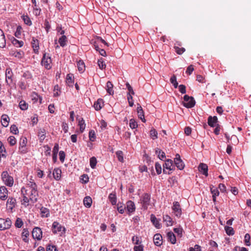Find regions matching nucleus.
<instances>
[{"instance_id":"obj_1","label":"nucleus","mask_w":251,"mask_h":251,"mask_svg":"<svg viewBox=\"0 0 251 251\" xmlns=\"http://www.w3.org/2000/svg\"><path fill=\"white\" fill-rule=\"evenodd\" d=\"M24 191L25 195L27 196L29 200H30L31 203H34L37 201V197L38 196L37 190H27L24 188Z\"/></svg>"},{"instance_id":"obj_2","label":"nucleus","mask_w":251,"mask_h":251,"mask_svg":"<svg viewBox=\"0 0 251 251\" xmlns=\"http://www.w3.org/2000/svg\"><path fill=\"white\" fill-rule=\"evenodd\" d=\"M182 103L184 106L186 108H192L196 103L194 98L189 95H184Z\"/></svg>"},{"instance_id":"obj_3","label":"nucleus","mask_w":251,"mask_h":251,"mask_svg":"<svg viewBox=\"0 0 251 251\" xmlns=\"http://www.w3.org/2000/svg\"><path fill=\"white\" fill-rule=\"evenodd\" d=\"M141 203L144 209H147L151 204V196L148 193L144 194L140 198Z\"/></svg>"},{"instance_id":"obj_4","label":"nucleus","mask_w":251,"mask_h":251,"mask_svg":"<svg viewBox=\"0 0 251 251\" xmlns=\"http://www.w3.org/2000/svg\"><path fill=\"white\" fill-rule=\"evenodd\" d=\"M1 178L5 184L8 186H12L13 184V178L10 176L7 171H4L1 174Z\"/></svg>"},{"instance_id":"obj_5","label":"nucleus","mask_w":251,"mask_h":251,"mask_svg":"<svg viewBox=\"0 0 251 251\" xmlns=\"http://www.w3.org/2000/svg\"><path fill=\"white\" fill-rule=\"evenodd\" d=\"M52 231L54 234L59 232H60L61 234H63L65 232V228L62 226L58 222H54L52 226Z\"/></svg>"},{"instance_id":"obj_6","label":"nucleus","mask_w":251,"mask_h":251,"mask_svg":"<svg viewBox=\"0 0 251 251\" xmlns=\"http://www.w3.org/2000/svg\"><path fill=\"white\" fill-rule=\"evenodd\" d=\"M12 225V222L9 218L4 219L0 218V230H3L9 229Z\"/></svg>"},{"instance_id":"obj_7","label":"nucleus","mask_w":251,"mask_h":251,"mask_svg":"<svg viewBox=\"0 0 251 251\" xmlns=\"http://www.w3.org/2000/svg\"><path fill=\"white\" fill-rule=\"evenodd\" d=\"M163 173L164 174H170L169 171L174 170V166H173V162L171 159L166 160L164 164H163Z\"/></svg>"},{"instance_id":"obj_8","label":"nucleus","mask_w":251,"mask_h":251,"mask_svg":"<svg viewBox=\"0 0 251 251\" xmlns=\"http://www.w3.org/2000/svg\"><path fill=\"white\" fill-rule=\"evenodd\" d=\"M51 60L50 56L44 53L41 61V64L44 65L46 69H49L51 68Z\"/></svg>"},{"instance_id":"obj_9","label":"nucleus","mask_w":251,"mask_h":251,"mask_svg":"<svg viewBox=\"0 0 251 251\" xmlns=\"http://www.w3.org/2000/svg\"><path fill=\"white\" fill-rule=\"evenodd\" d=\"M32 235L34 239H36L38 240H41L42 237L41 229L38 227H35L32 230Z\"/></svg>"},{"instance_id":"obj_10","label":"nucleus","mask_w":251,"mask_h":251,"mask_svg":"<svg viewBox=\"0 0 251 251\" xmlns=\"http://www.w3.org/2000/svg\"><path fill=\"white\" fill-rule=\"evenodd\" d=\"M172 209L176 216L179 217L181 216L182 211L181 206L178 202L175 201L173 203Z\"/></svg>"},{"instance_id":"obj_11","label":"nucleus","mask_w":251,"mask_h":251,"mask_svg":"<svg viewBox=\"0 0 251 251\" xmlns=\"http://www.w3.org/2000/svg\"><path fill=\"white\" fill-rule=\"evenodd\" d=\"M174 162L176 167L179 170H182L184 169L185 165L182 160L180 158V156L178 154L176 155V157L174 159Z\"/></svg>"},{"instance_id":"obj_12","label":"nucleus","mask_w":251,"mask_h":251,"mask_svg":"<svg viewBox=\"0 0 251 251\" xmlns=\"http://www.w3.org/2000/svg\"><path fill=\"white\" fill-rule=\"evenodd\" d=\"M16 200L13 197H9L6 202L7 207L9 210L12 212L13 208L16 205Z\"/></svg>"},{"instance_id":"obj_13","label":"nucleus","mask_w":251,"mask_h":251,"mask_svg":"<svg viewBox=\"0 0 251 251\" xmlns=\"http://www.w3.org/2000/svg\"><path fill=\"white\" fill-rule=\"evenodd\" d=\"M13 73L10 68L6 69L5 71V78L6 82L9 85H10L13 83L12 80Z\"/></svg>"},{"instance_id":"obj_14","label":"nucleus","mask_w":251,"mask_h":251,"mask_svg":"<svg viewBox=\"0 0 251 251\" xmlns=\"http://www.w3.org/2000/svg\"><path fill=\"white\" fill-rule=\"evenodd\" d=\"M8 191L5 186L0 187V199L2 201L6 200L8 198Z\"/></svg>"},{"instance_id":"obj_15","label":"nucleus","mask_w":251,"mask_h":251,"mask_svg":"<svg viewBox=\"0 0 251 251\" xmlns=\"http://www.w3.org/2000/svg\"><path fill=\"white\" fill-rule=\"evenodd\" d=\"M27 143V139L26 137H22L20 139L19 143V149L23 153H25L26 151L25 150V146Z\"/></svg>"},{"instance_id":"obj_16","label":"nucleus","mask_w":251,"mask_h":251,"mask_svg":"<svg viewBox=\"0 0 251 251\" xmlns=\"http://www.w3.org/2000/svg\"><path fill=\"white\" fill-rule=\"evenodd\" d=\"M31 43L34 53H38L39 49V41L34 37H33Z\"/></svg>"},{"instance_id":"obj_17","label":"nucleus","mask_w":251,"mask_h":251,"mask_svg":"<svg viewBox=\"0 0 251 251\" xmlns=\"http://www.w3.org/2000/svg\"><path fill=\"white\" fill-rule=\"evenodd\" d=\"M129 213H133L135 210V205L134 203L131 201H128L126 202V207Z\"/></svg>"},{"instance_id":"obj_18","label":"nucleus","mask_w":251,"mask_h":251,"mask_svg":"<svg viewBox=\"0 0 251 251\" xmlns=\"http://www.w3.org/2000/svg\"><path fill=\"white\" fill-rule=\"evenodd\" d=\"M162 237L160 234H155L153 237V241L155 245L160 246L162 244Z\"/></svg>"},{"instance_id":"obj_19","label":"nucleus","mask_w":251,"mask_h":251,"mask_svg":"<svg viewBox=\"0 0 251 251\" xmlns=\"http://www.w3.org/2000/svg\"><path fill=\"white\" fill-rule=\"evenodd\" d=\"M199 170L204 176H208V166L206 164L201 163L199 166Z\"/></svg>"},{"instance_id":"obj_20","label":"nucleus","mask_w":251,"mask_h":251,"mask_svg":"<svg viewBox=\"0 0 251 251\" xmlns=\"http://www.w3.org/2000/svg\"><path fill=\"white\" fill-rule=\"evenodd\" d=\"M24 187H23L21 189V193L23 196V199L21 201L22 204L25 205V206H28L29 204V202L30 201V200H29V198L27 195H25L24 194Z\"/></svg>"},{"instance_id":"obj_21","label":"nucleus","mask_w":251,"mask_h":251,"mask_svg":"<svg viewBox=\"0 0 251 251\" xmlns=\"http://www.w3.org/2000/svg\"><path fill=\"white\" fill-rule=\"evenodd\" d=\"M138 106L137 108V112L138 114V118H140L142 122H145L146 120L144 117V111L141 106L140 104H138Z\"/></svg>"},{"instance_id":"obj_22","label":"nucleus","mask_w":251,"mask_h":251,"mask_svg":"<svg viewBox=\"0 0 251 251\" xmlns=\"http://www.w3.org/2000/svg\"><path fill=\"white\" fill-rule=\"evenodd\" d=\"M6 40L3 31L0 29V48H3L5 47Z\"/></svg>"},{"instance_id":"obj_23","label":"nucleus","mask_w":251,"mask_h":251,"mask_svg":"<svg viewBox=\"0 0 251 251\" xmlns=\"http://www.w3.org/2000/svg\"><path fill=\"white\" fill-rule=\"evenodd\" d=\"M9 118L6 114H3L1 117V125L4 127H7L9 125Z\"/></svg>"},{"instance_id":"obj_24","label":"nucleus","mask_w":251,"mask_h":251,"mask_svg":"<svg viewBox=\"0 0 251 251\" xmlns=\"http://www.w3.org/2000/svg\"><path fill=\"white\" fill-rule=\"evenodd\" d=\"M218 122V118L216 116H209L208 118V124L211 127H214Z\"/></svg>"},{"instance_id":"obj_25","label":"nucleus","mask_w":251,"mask_h":251,"mask_svg":"<svg viewBox=\"0 0 251 251\" xmlns=\"http://www.w3.org/2000/svg\"><path fill=\"white\" fill-rule=\"evenodd\" d=\"M46 131L44 128H40L39 129L38 132V136L39 137V140L41 142H42L46 138Z\"/></svg>"},{"instance_id":"obj_26","label":"nucleus","mask_w":251,"mask_h":251,"mask_svg":"<svg viewBox=\"0 0 251 251\" xmlns=\"http://www.w3.org/2000/svg\"><path fill=\"white\" fill-rule=\"evenodd\" d=\"M53 176L54 178L58 180L61 178V170L59 168H55L53 171Z\"/></svg>"},{"instance_id":"obj_27","label":"nucleus","mask_w":251,"mask_h":251,"mask_svg":"<svg viewBox=\"0 0 251 251\" xmlns=\"http://www.w3.org/2000/svg\"><path fill=\"white\" fill-rule=\"evenodd\" d=\"M151 220L155 227H156L157 228H160L161 225L159 223V221L157 219V218L154 215H153V214L151 215Z\"/></svg>"},{"instance_id":"obj_28","label":"nucleus","mask_w":251,"mask_h":251,"mask_svg":"<svg viewBox=\"0 0 251 251\" xmlns=\"http://www.w3.org/2000/svg\"><path fill=\"white\" fill-rule=\"evenodd\" d=\"M11 40L12 43L17 48L22 47L24 45L22 41H19L13 37H11Z\"/></svg>"},{"instance_id":"obj_29","label":"nucleus","mask_w":251,"mask_h":251,"mask_svg":"<svg viewBox=\"0 0 251 251\" xmlns=\"http://www.w3.org/2000/svg\"><path fill=\"white\" fill-rule=\"evenodd\" d=\"M103 105V101L102 99H99L94 104V107L96 110H100Z\"/></svg>"},{"instance_id":"obj_30","label":"nucleus","mask_w":251,"mask_h":251,"mask_svg":"<svg viewBox=\"0 0 251 251\" xmlns=\"http://www.w3.org/2000/svg\"><path fill=\"white\" fill-rule=\"evenodd\" d=\"M108 199L113 205H116L117 203V197L115 193H110L109 195Z\"/></svg>"},{"instance_id":"obj_31","label":"nucleus","mask_w":251,"mask_h":251,"mask_svg":"<svg viewBox=\"0 0 251 251\" xmlns=\"http://www.w3.org/2000/svg\"><path fill=\"white\" fill-rule=\"evenodd\" d=\"M167 237L169 241L171 243L174 244L176 242V237L175 234L172 231L169 232L167 233Z\"/></svg>"},{"instance_id":"obj_32","label":"nucleus","mask_w":251,"mask_h":251,"mask_svg":"<svg viewBox=\"0 0 251 251\" xmlns=\"http://www.w3.org/2000/svg\"><path fill=\"white\" fill-rule=\"evenodd\" d=\"M92 199L91 198V197H86L84 198V200H83V203H84V205L86 207H91V206L92 205Z\"/></svg>"},{"instance_id":"obj_33","label":"nucleus","mask_w":251,"mask_h":251,"mask_svg":"<svg viewBox=\"0 0 251 251\" xmlns=\"http://www.w3.org/2000/svg\"><path fill=\"white\" fill-rule=\"evenodd\" d=\"M78 126H79V129L81 133L83 132L85 128V124L84 120L82 118L78 120Z\"/></svg>"},{"instance_id":"obj_34","label":"nucleus","mask_w":251,"mask_h":251,"mask_svg":"<svg viewBox=\"0 0 251 251\" xmlns=\"http://www.w3.org/2000/svg\"><path fill=\"white\" fill-rule=\"evenodd\" d=\"M155 153L161 160H163L166 157L165 152L158 148L155 149Z\"/></svg>"},{"instance_id":"obj_35","label":"nucleus","mask_w":251,"mask_h":251,"mask_svg":"<svg viewBox=\"0 0 251 251\" xmlns=\"http://www.w3.org/2000/svg\"><path fill=\"white\" fill-rule=\"evenodd\" d=\"M78 70L80 73H82L85 70V64L82 60H79L77 63Z\"/></svg>"},{"instance_id":"obj_36","label":"nucleus","mask_w":251,"mask_h":251,"mask_svg":"<svg viewBox=\"0 0 251 251\" xmlns=\"http://www.w3.org/2000/svg\"><path fill=\"white\" fill-rule=\"evenodd\" d=\"M67 41V37L65 35H62V36L59 39L58 42L60 46L64 47L66 45V42Z\"/></svg>"},{"instance_id":"obj_37","label":"nucleus","mask_w":251,"mask_h":251,"mask_svg":"<svg viewBox=\"0 0 251 251\" xmlns=\"http://www.w3.org/2000/svg\"><path fill=\"white\" fill-rule=\"evenodd\" d=\"M163 221L166 223L167 226H170L173 225L172 219L169 215H165L163 216Z\"/></svg>"},{"instance_id":"obj_38","label":"nucleus","mask_w":251,"mask_h":251,"mask_svg":"<svg viewBox=\"0 0 251 251\" xmlns=\"http://www.w3.org/2000/svg\"><path fill=\"white\" fill-rule=\"evenodd\" d=\"M74 75L72 74H69L67 75L66 83L69 86H72L73 82Z\"/></svg>"},{"instance_id":"obj_39","label":"nucleus","mask_w":251,"mask_h":251,"mask_svg":"<svg viewBox=\"0 0 251 251\" xmlns=\"http://www.w3.org/2000/svg\"><path fill=\"white\" fill-rule=\"evenodd\" d=\"M113 84L110 81H108L106 84V91L108 94H113Z\"/></svg>"},{"instance_id":"obj_40","label":"nucleus","mask_w":251,"mask_h":251,"mask_svg":"<svg viewBox=\"0 0 251 251\" xmlns=\"http://www.w3.org/2000/svg\"><path fill=\"white\" fill-rule=\"evenodd\" d=\"M19 107L22 110H25L28 108V104L25 100H21L19 102Z\"/></svg>"},{"instance_id":"obj_41","label":"nucleus","mask_w":251,"mask_h":251,"mask_svg":"<svg viewBox=\"0 0 251 251\" xmlns=\"http://www.w3.org/2000/svg\"><path fill=\"white\" fill-rule=\"evenodd\" d=\"M225 229L226 233L228 235H232L234 234L233 228L229 226H225Z\"/></svg>"},{"instance_id":"obj_42","label":"nucleus","mask_w":251,"mask_h":251,"mask_svg":"<svg viewBox=\"0 0 251 251\" xmlns=\"http://www.w3.org/2000/svg\"><path fill=\"white\" fill-rule=\"evenodd\" d=\"M26 189L30 190H37V186L35 182H30Z\"/></svg>"},{"instance_id":"obj_43","label":"nucleus","mask_w":251,"mask_h":251,"mask_svg":"<svg viewBox=\"0 0 251 251\" xmlns=\"http://www.w3.org/2000/svg\"><path fill=\"white\" fill-rule=\"evenodd\" d=\"M150 136L153 140L156 139L158 137L157 132L154 128H152L150 130Z\"/></svg>"},{"instance_id":"obj_44","label":"nucleus","mask_w":251,"mask_h":251,"mask_svg":"<svg viewBox=\"0 0 251 251\" xmlns=\"http://www.w3.org/2000/svg\"><path fill=\"white\" fill-rule=\"evenodd\" d=\"M97 163V159L95 157H92L90 159V165L92 169H94Z\"/></svg>"},{"instance_id":"obj_45","label":"nucleus","mask_w":251,"mask_h":251,"mask_svg":"<svg viewBox=\"0 0 251 251\" xmlns=\"http://www.w3.org/2000/svg\"><path fill=\"white\" fill-rule=\"evenodd\" d=\"M116 154L119 161L124 162L123 152L121 151H118L116 152Z\"/></svg>"},{"instance_id":"obj_46","label":"nucleus","mask_w":251,"mask_h":251,"mask_svg":"<svg viewBox=\"0 0 251 251\" xmlns=\"http://www.w3.org/2000/svg\"><path fill=\"white\" fill-rule=\"evenodd\" d=\"M19 87L22 90H25L27 86V83L25 80H21L18 83Z\"/></svg>"},{"instance_id":"obj_47","label":"nucleus","mask_w":251,"mask_h":251,"mask_svg":"<svg viewBox=\"0 0 251 251\" xmlns=\"http://www.w3.org/2000/svg\"><path fill=\"white\" fill-rule=\"evenodd\" d=\"M125 89H126L128 90V92L127 93V94H134V92L133 91L132 87L130 86V85L128 82H126V83Z\"/></svg>"},{"instance_id":"obj_48","label":"nucleus","mask_w":251,"mask_h":251,"mask_svg":"<svg viewBox=\"0 0 251 251\" xmlns=\"http://www.w3.org/2000/svg\"><path fill=\"white\" fill-rule=\"evenodd\" d=\"M23 225V222L20 218H17L15 223V226L17 228L21 227Z\"/></svg>"},{"instance_id":"obj_49","label":"nucleus","mask_w":251,"mask_h":251,"mask_svg":"<svg viewBox=\"0 0 251 251\" xmlns=\"http://www.w3.org/2000/svg\"><path fill=\"white\" fill-rule=\"evenodd\" d=\"M126 206H124L122 203L117 204V210L121 214H123L125 212Z\"/></svg>"},{"instance_id":"obj_50","label":"nucleus","mask_w":251,"mask_h":251,"mask_svg":"<svg viewBox=\"0 0 251 251\" xmlns=\"http://www.w3.org/2000/svg\"><path fill=\"white\" fill-rule=\"evenodd\" d=\"M89 140L93 142L95 141L96 137L95 132L94 130H91L89 131Z\"/></svg>"},{"instance_id":"obj_51","label":"nucleus","mask_w":251,"mask_h":251,"mask_svg":"<svg viewBox=\"0 0 251 251\" xmlns=\"http://www.w3.org/2000/svg\"><path fill=\"white\" fill-rule=\"evenodd\" d=\"M22 18L26 25H31L32 22L30 18L27 16H23Z\"/></svg>"},{"instance_id":"obj_52","label":"nucleus","mask_w":251,"mask_h":251,"mask_svg":"<svg viewBox=\"0 0 251 251\" xmlns=\"http://www.w3.org/2000/svg\"><path fill=\"white\" fill-rule=\"evenodd\" d=\"M8 141L11 146H14L16 143V139L13 136H10L8 138Z\"/></svg>"},{"instance_id":"obj_53","label":"nucleus","mask_w":251,"mask_h":251,"mask_svg":"<svg viewBox=\"0 0 251 251\" xmlns=\"http://www.w3.org/2000/svg\"><path fill=\"white\" fill-rule=\"evenodd\" d=\"M40 210L42 216H45L46 217H48V215H49V211L47 208L42 207Z\"/></svg>"},{"instance_id":"obj_54","label":"nucleus","mask_w":251,"mask_h":251,"mask_svg":"<svg viewBox=\"0 0 251 251\" xmlns=\"http://www.w3.org/2000/svg\"><path fill=\"white\" fill-rule=\"evenodd\" d=\"M129 126L132 129L136 128L138 126L137 122L134 119H130L129 121Z\"/></svg>"},{"instance_id":"obj_55","label":"nucleus","mask_w":251,"mask_h":251,"mask_svg":"<svg viewBox=\"0 0 251 251\" xmlns=\"http://www.w3.org/2000/svg\"><path fill=\"white\" fill-rule=\"evenodd\" d=\"M10 131L14 134H17L19 132L18 127L15 125H13L11 126Z\"/></svg>"},{"instance_id":"obj_56","label":"nucleus","mask_w":251,"mask_h":251,"mask_svg":"<svg viewBox=\"0 0 251 251\" xmlns=\"http://www.w3.org/2000/svg\"><path fill=\"white\" fill-rule=\"evenodd\" d=\"M47 251H58L57 248L54 245H48L47 247Z\"/></svg>"},{"instance_id":"obj_57","label":"nucleus","mask_w":251,"mask_h":251,"mask_svg":"<svg viewBox=\"0 0 251 251\" xmlns=\"http://www.w3.org/2000/svg\"><path fill=\"white\" fill-rule=\"evenodd\" d=\"M132 241L134 243V244L136 245H141V242L140 241L139 238L136 236H134L132 238Z\"/></svg>"},{"instance_id":"obj_58","label":"nucleus","mask_w":251,"mask_h":251,"mask_svg":"<svg viewBox=\"0 0 251 251\" xmlns=\"http://www.w3.org/2000/svg\"><path fill=\"white\" fill-rule=\"evenodd\" d=\"M22 27L21 26H18L17 27L16 31L15 33V36L17 38H20L21 35V31H22Z\"/></svg>"},{"instance_id":"obj_59","label":"nucleus","mask_w":251,"mask_h":251,"mask_svg":"<svg viewBox=\"0 0 251 251\" xmlns=\"http://www.w3.org/2000/svg\"><path fill=\"white\" fill-rule=\"evenodd\" d=\"M98 65L99 68L101 70L103 69L106 67V65L102 61V59L98 60Z\"/></svg>"},{"instance_id":"obj_60","label":"nucleus","mask_w":251,"mask_h":251,"mask_svg":"<svg viewBox=\"0 0 251 251\" xmlns=\"http://www.w3.org/2000/svg\"><path fill=\"white\" fill-rule=\"evenodd\" d=\"M251 237L249 234L247 233L245 235V242L247 246H250L251 244L250 243V240Z\"/></svg>"},{"instance_id":"obj_61","label":"nucleus","mask_w":251,"mask_h":251,"mask_svg":"<svg viewBox=\"0 0 251 251\" xmlns=\"http://www.w3.org/2000/svg\"><path fill=\"white\" fill-rule=\"evenodd\" d=\"M211 192L212 196H218L219 195V192L217 188H214V187H211Z\"/></svg>"},{"instance_id":"obj_62","label":"nucleus","mask_w":251,"mask_h":251,"mask_svg":"<svg viewBox=\"0 0 251 251\" xmlns=\"http://www.w3.org/2000/svg\"><path fill=\"white\" fill-rule=\"evenodd\" d=\"M155 169L157 174L159 175L161 173L162 168L161 165L158 163H155Z\"/></svg>"},{"instance_id":"obj_63","label":"nucleus","mask_w":251,"mask_h":251,"mask_svg":"<svg viewBox=\"0 0 251 251\" xmlns=\"http://www.w3.org/2000/svg\"><path fill=\"white\" fill-rule=\"evenodd\" d=\"M175 51L178 53V54H181L183 53L185 50L183 48H179V47H175Z\"/></svg>"},{"instance_id":"obj_64","label":"nucleus","mask_w":251,"mask_h":251,"mask_svg":"<svg viewBox=\"0 0 251 251\" xmlns=\"http://www.w3.org/2000/svg\"><path fill=\"white\" fill-rule=\"evenodd\" d=\"M134 251H144V246L143 245H139V246H134Z\"/></svg>"}]
</instances>
